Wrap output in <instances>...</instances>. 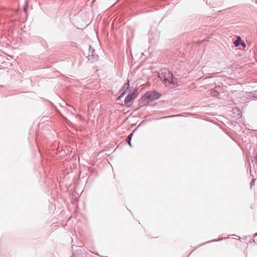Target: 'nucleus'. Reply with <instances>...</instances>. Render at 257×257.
<instances>
[{
    "label": "nucleus",
    "instance_id": "f257e3e1",
    "mask_svg": "<svg viewBox=\"0 0 257 257\" xmlns=\"http://www.w3.org/2000/svg\"><path fill=\"white\" fill-rule=\"evenodd\" d=\"M161 94L156 91L147 92L139 100V104L141 106L148 105L150 102L159 99Z\"/></svg>",
    "mask_w": 257,
    "mask_h": 257
},
{
    "label": "nucleus",
    "instance_id": "f03ea898",
    "mask_svg": "<svg viewBox=\"0 0 257 257\" xmlns=\"http://www.w3.org/2000/svg\"><path fill=\"white\" fill-rule=\"evenodd\" d=\"M121 91V94L118 97L117 99H120L124 95L127 94V96L124 99V104L126 105L137 97V94L136 91L135 90L131 91L130 89V83L128 80L127 81V82L124 84Z\"/></svg>",
    "mask_w": 257,
    "mask_h": 257
},
{
    "label": "nucleus",
    "instance_id": "7ed1b4c3",
    "mask_svg": "<svg viewBox=\"0 0 257 257\" xmlns=\"http://www.w3.org/2000/svg\"><path fill=\"white\" fill-rule=\"evenodd\" d=\"M164 81L166 84L168 83H175V79L174 77H173V74L171 72L169 71H167L165 72Z\"/></svg>",
    "mask_w": 257,
    "mask_h": 257
},
{
    "label": "nucleus",
    "instance_id": "20e7f679",
    "mask_svg": "<svg viewBox=\"0 0 257 257\" xmlns=\"http://www.w3.org/2000/svg\"><path fill=\"white\" fill-rule=\"evenodd\" d=\"M241 38L240 37H238L237 38V39L234 42V44L236 47H237L239 46L240 42H241Z\"/></svg>",
    "mask_w": 257,
    "mask_h": 257
},
{
    "label": "nucleus",
    "instance_id": "39448f33",
    "mask_svg": "<svg viewBox=\"0 0 257 257\" xmlns=\"http://www.w3.org/2000/svg\"><path fill=\"white\" fill-rule=\"evenodd\" d=\"M132 136H133V134H130V135L128 136L127 139V142H128V144H129V145H130L131 147L132 146V144H131V139H132Z\"/></svg>",
    "mask_w": 257,
    "mask_h": 257
},
{
    "label": "nucleus",
    "instance_id": "423d86ee",
    "mask_svg": "<svg viewBox=\"0 0 257 257\" xmlns=\"http://www.w3.org/2000/svg\"><path fill=\"white\" fill-rule=\"evenodd\" d=\"M212 95L213 96L218 95V93L217 92L214 91L212 92Z\"/></svg>",
    "mask_w": 257,
    "mask_h": 257
},
{
    "label": "nucleus",
    "instance_id": "0eeeda50",
    "mask_svg": "<svg viewBox=\"0 0 257 257\" xmlns=\"http://www.w3.org/2000/svg\"><path fill=\"white\" fill-rule=\"evenodd\" d=\"M241 44L244 47H245L246 46V45H245V44L244 42L241 43Z\"/></svg>",
    "mask_w": 257,
    "mask_h": 257
},
{
    "label": "nucleus",
    "instance_id": "6e6552de",
    "mask_svg": "<svg viewBox=\"0 0 257 257\" xmlns=\"http://www.w3.org/2000/svg\"><path fill=\"white\" fill-rule=\"evenodd\" d=\"M255 235H257V233H255Z\"/></svg>",
    "mask_w": 257,
    "mask_h": 257
}]
</instances>
